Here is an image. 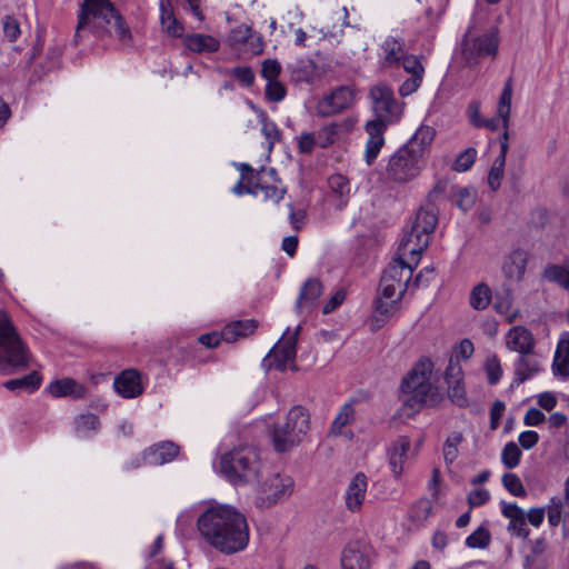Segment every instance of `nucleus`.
<instances>
[{
  "instance_id": "47",
  "label": "nucleus",
  "mask_w": 569,
  "mask_h": 569,
  "mask_svg": "<svg viewBox=\"0 0 569 569\" xmlns=\"http://www.w3.org/2000/svg\"><path fill=\"white\" fill-rule=\"evenodd\" d=\"M547 549L545 538H538L531 543L530 553L525 558V569H533L532 566L542 557Z\"/></svg>"
},
{
  "instance_id": "10",
  "label": "nucleus",
  "mask_w": 569,
  "mask_h": 569,
  "mask_svg": "<svg viewBox=\"0 0 569 569\" xmlns=\"http://www.w3.org/2000/svg\"><path fill=\"white\" fill-rule=\"evenodd\" d=\"M300 327H297L292 335H289V329L283 333L282 339L270 350L268 356L263 359V366L267 369L274 368L279 371H284L288 362L293 361L296 358V346L298 340Z\"/></svg>"
},
{
  "instance_id": "27",
  "label": "nucleus",
  "mask_w": 569,
  "mask_h": 569,
  "mask_svg": "<svg viewBox=\"0 0 569 569\" xmlns=\"http://www.w3.org/2000/svg\"><path fill=\"white\" fill-rule=\"evenodd\" d=\"M370 566L367 555L358 543L348 545L341 556V569H368Z\"/></svg>"
},
{
  "instance_id": "17",
  "label": "nucleus",
  "mask_w": 569,
  "mask_h": 569,
  "mask_svg": "<svg viewBox=\"0 0 569 569\" xmlns=\"http://www.w3.org/2000/svg\"><path fill=\"white\" fill-rule=\"evenodd\" d=\"M438 222V217L432 210H427L420 208L415 217V220L411 224V230L416 232H421V237H418V242L420 241V246H429L430 234L433 232Z\"/></svg>"
},
{
  "instance_id": "32",
  "label": "nucleus",
  "mask_w": 569,
  "mask_h": 569,
  "mask_svg": "<svg viewBox=\"0 0 569 569\" xmlns=\"http://www.w3.org/2000/svg\"><path fill=\"white\" fill-rule=\"evenodd\" d=\"M41 381V375L38 371H31L21 378L6 381L3 387L10 391L24 390L27 392H33L40 388Z\"/></svg>"
},
{
  "instance_id": "18",
  "label": "nucleus",
  "mask_w": 569,
  "mask_h": 569,
  "mask_svg": "<svg viewBox=\"0 0 569 569\" xmlns=\"http://www.w3.org/2000/svg\"><path fill=\"white\" fill-rule=\"evenodd\" d=\"M323 286L317 278H309L301 287L296 301L298 311L310 310L317 305L318 298L322 295Z\"/></svg>"
},
{
  "instance_id": "56",
  "label": "nucleus",
  "mask_w": 569,
  "mask_h": 569,
  "mask_svg": "<svg viewBox=\"0 0 569 569\" xmlns=\"http://www.w3.org/2000/svg\"><path fill=\"white\" fill-rule=\"evenodd\" d=\"M566 505L561 499L555 500L552 499V503L548 508V521L551 527H557L560 521L562 513L565 515Z\"/></svg>"
},
{
  "instance_id": "63",
  "label": "nucleus",
  "mask_w": 569,
  "mask_h": 569,
  "mask_svg": "<svg viewBox=\"0 0 569 569\" xmlns=\"http://www.w3.org/2000/svg\"><path fill=\"white\" fill-rule=\"evenodd\" d=\"M490 498V493L487 489H475L468 495V505L470 508L479 507L485 505Z\"/></svg>"
},
{
  "instance_id": "61",
  "label": "nucleus",
  "mask_w": 569,
  "mask_h": 569,
  "mask_svg": "<svg viewBox=\"0 0 569 569\" xmlns=\"http://www.w3.org/2000/svg\"><path fill=\"white\" fill-rule=\"evenodd\" d=\"M243 180H246V183L242 180L239 181L233 187V192L238 196H241L243 193L257 196V190L254 187L256 173H252V176H243Z\"/></svg>"
},
{
  "instance_id": "58",
  "label": "nucleus",
  "mask_w": 569,
  "mask_h": 569,
  "mask_svg": "<svg viewBox=\"0 0 569 569\" xmlns=\"http://www.w3.org/2000/svg\"><path fill=\"white\" fill-rule=\"evenodd\" d=\"M512 305V297L509 290L497 292L495 296L493 308L498 313L506 315Z\"/></svg>"
},
{
  "instance_id": "14",
  "label": "nucleus",
  "mask_w": 569,
  "mask_h": 569,
  "mask_svg": "<svg viewBox=\"0 0 569 569\" xmlns=\"http://www.w3.org/2000/svg\"><path fill=\"white\" fill-rule=\"evenodd\" d=\"M116 391L123 398H136L143 392L140 375L134 369H127L119 373L113 382Z\"/></svg>"
},
{
  "instance_id": "22",
  "label": "nucleus",
  "mask_w": 569,
  "mask_h": 569,
  "mask_svg": "<svg viewBox=\"0 0 569 569\" xmlns=\"http://www.w3.org/2000/svg\"><path fill=\"white\" fill-rule=\"evenodd\" d=\"M184 47L194 53H213L220 49V41L202 33H189L183 38Z\"/></svg>"
},
{
  "instance_id": "57",
  "label": "nucleus",
  "mask_w": 569,
  "mask_h": 569,
  "mask_svg": "<svg viewBox=\"0 0 569 569\" xmlns=\"http://www.w3.org/2000/svg\"><path fill=\"white\" fill-rule=\"evenodd\" d=\"M281 72V66L276 59H267L262 62L261 76L267 81L277 80Z\"/></svg>"
},
{
  "instance_id": "59",
  "label": "nucleus",
  "mask_w": 569,
  "mask_h": 569,
  "mask_svg": "<svg viewBox=\"0 0 569 569\" xmlns=\"http://www.w3.org/2000/svg\"><path fill=\"white\" fill-rule=\"evenodd\" d=\"M2 27L4 36L9 39V41H16L21 31L20 24L18 20L11 16H6L2 20Z\"/></svg>"
},
{
  "instance_id": "23",
  "label": "nucleus",
  "mask_w": 569,
  "mask_h": 569,
  "mask_svg": "<svg viewBox=\"0 0 569 569\" xmlns=\"http://www.w3.org/2000/svg\"><path fill=\"white\" fill-rule=\"evenodd\" d=\"M353 127V122L351 120H343L341 122H331L321 129H319L316 133L318 147L326 149L332 146L338 139L341 132H349Z\"/></svg>"
},
{
  "instance_id": "62",
  "label": "nucleus",
  "mask_w": 569,
  "mask_h": 569,
  "mask_svg": "<svg viewBox=\"0 0 569 569\" xmlns=\"http://www.w3.org/2000/svg\"><path fill=\"white\" fill-rule=\"evenodd\" d=\"M318 147L315 132H305L298 140V149L301 153H311Z\"/></svg>"
},
{
  "instance_id": "28",
  "label": "nucleus",
  "mask_w": 569,
  "mask_h": 569,
  "mask_svg": "<svg viewBox=\"0 0 569 569\" xmlns=\"http://www.w3.org/2000/svg\"><path fill=\"white\" fill-rule=\"evenodd\" d=\"M178 453L179 447L174 442L163 441L152 446L148 450L147 457L150 459L151 463L163 465L172 461Z\"/></svg>"
},
{
  "instance_id": "8",
  "label": "nucleus",
  "mask_w": 569,
  "mask_h": 569,
  "mask_svg": "<svg viewBox=\"0 0 569 569\" xmlns=\"http://www.w3.org/2000/svg\"><path fill=\"white\" fill-rule=\"evenodd\" d=\"M421 163V150H409L402 146L390 157L386 177L397 183L409 182L420 173Z\"/></svg>"
},
{
  "instance_id": "55",
  "label": "nucleus",
  "mask_w": 569,
  "mask_h": 569,
  "mask_svg": "<svg viewBox=\"0 0 569 569\" xmlns=\"http://www.w3.org/2000/svg\"><path fill=\"white\" fill-rule=\"evenodd\" d=\"M231 74L244 87H251L254 82V72L251 67H234L231 70Z\"/></svg>"
},
{
  "instance_id": "36",
  "label": "nucleus",
  "mask_w": 569,
  "mask_h": 569,
  "mask_svg": "<svg viewBox=\"0 0 569 569\" xmlns=\"http://www.w3.org/2000/svg\"><path fill=\"white\" fill-rule=\"evenodd\" d=\"M266 176H268V173H256L254 187L257 190V194L259 192H262L264 199H270L274 202H279L283 198L286 190L283 188H279L276 184H268L267 181L264 180Z\"/></svg>"
},
{
  "instance_id": "9",
  "label": "nucleus",
  "mask_w": 569,
  "mask_h": 569,
  "mask_svg": "<svg viewBox=\"0 0 569 569\" xmlns=\"http://www.w3.org/2000/svg\"><path fill=\"white\" fill-rule=\"evenodd\" d=\"M499 44L498 28L491 27L483 34L472 37L469 29L462 39V56L468 63H473L480 57L496 56Z\"/></svg>"
},
{
  "instance_id": "43",
  "label": "nucleus",
  "mask_w": 569,
  "mask_h": 569,
  "mask_svg": "<svg viewBox=\"0 0 569 569\" xmlns=\"http://www.w3.org/2000/svg\"><path fill=\"white\" fill-rule=\"evenodd\" d=\"M161 24L162 28L173 37H181L183 26L176 19L173 13L161 4Z\"/></svg>"
},
{
  "instance_id": "44",
  "label": "nucleus",
  "mask_w": 569,
  "mask_h": 569,
  "mask_svg": "<svg viewBox=\"0 0 569 569\" xmlns=\"http://www.w3.org/2000/svg\"><path fill=\"white\" fill-rule=\"evenodd\" d=\"M521 455L519 447L510 441L502 449L501 461L507 468L513 469L519 465Z\"/></svg>"
},
{
  "instance_id": "12",
  "label": "nucleus",
  "mask_w": 569,
  "mask_h": 569,
  "mask_svg": "<svg viewBox=\"0 0 569 569\" xmlns=\"http://www.w3.org/2000/svg\"><path fill=\"white\" fill-rule=\"evenodd\" d=\"M293 490V480L288 476L276 473L266 480L261 486L263 499L269 506L288 498Z\"/></svg>"
},
{
  "instance_id": "34",
  "label": "nucleus",
  "mask_w": 569,
  "mask_h": 569,
  "mask_svg": "<svg viewBox=\"0 0 569 569\" xmlns=\"http://www.w3.org/2000/svg\"><path fill=\"white\" fill-rule=\"evenodd\" d=\"M542 278L548 282L558 284L565 290H569V264H547L542 271Z\"/></svg>"
},
{
  "instance_id": "60",
  "label": "nucleus",
  "mask_w": 569,
  "mask_h": 569,
  "mask_svg": "<svg viewBox=\"0 0 569 569\" xmlns=\"http://www.w3.org/2000/svg\"><path fill=\"white\" fill-rule=\"evenodd\" d=\"M251 28L247 24H240L233 28L230 32L229 40L231 44L246 43L251 37Z\"/></svg>"
},
{
  "instance_id": "26",
  "label": "nucleus",
  "mask_w": 569,
  "mask_h": 569,
  "mask_svg": "<svg viewBox=\"0 0 569 569\" xmlns=\"http://www.w3.org/2000/svg\"><path fill=\"white\" fill-rule=\"evenodd\" d=\"M418 237L422 238L421 232L410 229L405 233L398 247V254L401 257H405L407 253L410 254V259L415 264L419 262L421 253L428 248V246H420Z\"/></svg>"
},
{
  "instance_id": "48",
  "label": "nucleus",
  "mask_w": 569,
  "mask_h": 569,
  "mask_svg": "<svg viewBox=\"0 0 569 569\" xmlns=\"http://www.w3.org/2000/svg\"><path fill=\"white\" fill-rule=\"evenodd\" d=\"M503 487L515 497H525L527 491L516 473H505L502 476Z\"/></svg>"
},
{
  "instance_id": "3",
  "label": "nucleus",
  "mask_w": 569,
  "mask_h": 569,
  "mask_svg": "<svg viewBox=\"0 0 569 569\" xmlns=\"http://www.w3.org/2000/svg\"><path fill=\"white\" fill-rule=\"evenodd\" d=\"M369 98L377 117L366 124L369 136L366 146V161L371 164L385 144V132L388 126L400 120L403 103L396 99L393 90L383 82L370 88Z\"/></svg>"
},
{
  "instance_id": "49",
  "label": "nucleus",
  "mask_w": 569,
  "mask_h": 569,
  "mask_svg": "<svg viewBox=\"0 0 569 569\" xmlns=\"http://www.w3.org/2000/svg\"><path fill=\"white\" fill-rule=\"evenodd\" d=\"M485 369L488 376V382L495 386L499 382L502 377V368L500 360L496 355L489 357L486 361Z\"/></svg>"
},
{
  "instance_id": "53",
  "label": "nucleus",
  "mask_w": 569,
  "mask_h": 569,
  "mask_svg": "<svg viewBox=\"0 0 569 569\" xmlns=\"http://www.w3.org/2000/svg\"><path fill=\"white\" fill-rule=\"evenodd\" d=\"M463 371L459 363L458 358L450 357L449 363L445 371V380L447 383H453L457 381H462Z\"/></svg>"
},
{
  "instance_id": "7",
  "label": "nucleus",
  "mask_w": 569,
  "mask_h": 569,
  "mask_svg": "<svg viewBox=\"0 0 569 569\" xmlns=\"http://www.w3.org/2000/svg\"><path fill=\"white\" fill-rule=\"evenodd\" d=\"M310 429V415L302 406L292 407L286 422L273 426L271 439L277 452H287L299 446Z\"/></svg>"
},
{
  "instance_id": "20",
  "label": "nucleus",
  "mask_w": 569,
  "mask_h": 569,
  "mask_svg": "<svg viewBox=\"0 0 569 569\" xmlns=\"http://www.w3.org/2000/svg\"><path fill=\"white\" fill-rule=\"evenodd\" d=\"M410 439L407 436H400L388 450L389 465L393 476L399 477L403 472V463L410 449Z\"/></svg>"
},
{
  "instance_id": "16",
  "label": "nucleus",
  "mask_w": 569,
  "mask_h": 569,
  "mask_svg": "<svg viewBox=\"0 0 569 569\" xmlns=\"http://www.w3.org/2000/svg\"><path fill=\"white\" fill-rule=\"evenodd\" d=\"M541 365L538 356L535 352L519 355L515 362V378L513 383L520 385L539 373Z\"/></svg>"
},
{
  "instance_id": "11",
  "label": "nucleus",
  "mask_w": 569,
  "mask_h": 569,
  "mask_svg": "<svg viewBox=\"0 0 569 569\" xmlns=\"http://www.w3.org/2000/svg\"><path fill=\"white\" fill-rule=\"evenodd\" d=\"M355 99L353 90L348 86L335 88L323 96L316 106V112L321 118L331 117L351 107Z\"/></svg>"
},
{
  "instance_id": "54",
  "label": "nucleus",
  "mask_w": 569,
  "mask_h": 569,
  "mask_svg": "<svg viewBox=\"0 0 569 569\" xmlns=\"http://www.w3.org/2000/svg\"><path fill=\"white\" fill-rule=\"evenodd\" d=\"M448 385V395L452 402L458 405L459 407H465L468 403V399L466 396L465 387L462 386V381H457Z\"/></svg>"
},
{
  "instance_id": "41",
  "label": "nucleus",
  "mask_w": 569,
  "mask_h": 569,
  "mask_svg": "<svg viewBox=\"0 0 569 569\" xmlns=\"http://www.w3.org/2000/svg\"><path fill=\"white\" fill-rule=\"evenodd\" d=\"M452 194L457 198L456 206L463 212L470 210L476 202V191L468 187H451Z\"/></svg>"
},
{
  "instance_id": "1",
  "label": "nucleus",
  "mask_w": 569,
  "mask_h": 569,
  "mask_svg": "<svg viewBox=\"0 0 569 569\" xmlns=\"http://www.w3.org/2000/svg\"><path fill=\"white\" fill-rule=\"evenodd\" d=\"M197 527L204 541L223 555L240 552L249 543L247 518L232 506L209 507L199 516Z\"/></svg>"
},
{
  "instance_id": "13",
  "label": "nucleus",
  "mask_w": 569,
  "mask_h": 569,
  "mask_svg": "<svg viewBox=\"0 0 569 569\" xmlns=\"http://www.w3.org/2000/svg\"><path fill=\"white\" fill-rule=\"evenodd\" d=\"M412 267L403 257L397 258L383 270L381 281L395 283L399 289V296L402 297L407 289V283L411 278Z\"/></svg>"
},
{
  "instance_id": "25",
  "label": "nucleus",
  "mask_w": 569,
  "mask_h": 569,
  "mask_svg": "<svg viewBox=\"0 0 569 569\" xmlns=\"http://www.w3.org/2000/svg\"><path fill=\"white\" fill-rule=\"evenodd\" d=\"M257 327L258 322L253 319L237 320L222 329L221 337L226 342H234L239 338H244L253 333Z\"/></svg>"
},
{
  "instance_id": "30",
  "label": "nucleus",
  "mask_w": 569,
  "mask_h": 569,
  "mask_svg": "<svg viewBox=\"0 0 569 569\" xmlns=\"http://www.w3.org/2000/svg\"><path fill=\"white\" fill-rule=\"evenodd\" d=\"M290 70L295 81L310 83L315 79L317 64L310 58H302L292 63Z\"/></svg>"
},
{
  "instance_id": "24",
  "label": "nucleus",
  "mask_w": 569,
  "mask_h": 569,
  "mask_svg": "<svg viewBox=\"0 0 569 569\" xmlns=\"http://www.w3.org/2000/svg\"><path fill=\"white\" fill-rule=\"evenodd\" d=\"M385 56L381 63L386 68H392L400 64L405 54V40L396 37H388L381 46Z\"/></svg>"
},
{
  "instance_id": "51",
  "label": "nucleus",
  "mask_w": 569,
  "mask_h": 569,
  "mask_svg": "<svg viewBox=\"0 0 569 569\" xmlns=\"http://www.w3.org/2000/svg\"><path fill=\"white\" fill-rule=\"evenodd\" d=\"M287 93L286 87L278 80L268 81L264 94L269 101L279 102L284 99Z\"/></svg>"
},
{
  "instance_id": "35",
  "label": "nucleus",
  "mask_w": 569,
  "mask_h": 569,
  "mask_svg": "<svg viewBox=\"0 0 569 569\" xmlns=\"http://www.w3.org/2000/svg\"><path fill=\"white\" fill-rule=\"evenodd\" d=\"M511 98H512V78H508L505 82L502 92L499 98L497 112L502 120V127H509V117L511 110Z\"/></svg>"
},
{
  "instance_id": "4",
  "label": "nucleus",
  "mask_w": 569,
  "mask_h": 569,
  "mask_svg": "<svg viewBox=\"0 0 569 569\" xmlns=\"http://www.w3.org/2000/svg\"><path fill=\"white\" fill-rule=\"evenodd\" d=\"M432 370V361L429 358H422L402 378L400 390L407 395L403 401L405 407L418 411L423 406L435 407L439 402L438 389L430 381Z\"/></svg>"
},
{
  "instance_id": "33",
  "label": "nucleus",
  "mask_w": 569,
  "mask_h": 569,
  "mask_svg": "<svg viewBox=\"0 0 569 569\" xmlns=\"http://www.w3.org/2000/svg\"><path fill=\"white\" fill-rule=\"evenodd\" d=\"M436 136V130L429 126H420L411 139L403 144L409 150H421V159L426 149L431 144Z\"/></svg>"
},
{
  "instance_id": "39",
  "label": "nucleus",
  "mask_w": 569,
  "mask_h": 569,
  "mask_svg": "<svg viewBox=\"0 0 569 569\" xmlns=\"http://www.w3.org/2000/svg\"><path fill=\"white\" fill-rule=\"evenodd\" d=\"M355 420V409L352 403H345L337 417L332 421L330 433L333 436H341L343 433V428L350 425Z\"/></svg>"
},
{
  "instance_id": "6",
  "label": "nucleus",
  "mask_w": 569,
  "mask_h": 569,
  "mask_svg": "<svg viewBox=\"0 0 569 569\" xmlns=\"http://www.w3.org/2000/svg\"><path fill=\"white\" fill-rule=\"evenodd\" d=\"M30 353L9 313L0 309V372L14 375L29 367Z\"/></svg>"
},
{
  "instance_id": "19",
  "label": "nucleus",
  "mask_w": 569,
  "mask_h": 569,
  "mask_svg": "<svg viewBox=\"0 0 569 569\" xmlns=\"http://www.w3.org/2000/svg\"><path fill=\"white\" fill-rule=\"evenodd\" d=\"M367 477L363 472H358L350 481L346 492V506L355 512L358 511L365 500L367 491Z\"/></svg>"
},
{
  "instance_id": "42",
  "label": "nucleus",
  "mask_w": 569,
  "mask_h": 569,
  "mask_svg": "<svg viewBox=\"0 0 569 569\" xmlns=\"http://www.w3.org/2000/svg\"><path fill=\"white\" fill-rule=\"evenodd\" d=\"M260 122L262 124L261 132L268 141V150L271 151L274 143L281 140V131L273 121L268 119L264 112L261 113Z\"/></svg>"
},
{
  "instance_id": "50",
  "label": "nucleus",
  "mask_w": 569,
  "mask_h": 569,
  "mask_svg": "<svg viewBox=\"0 0 569 569\" xmlns=\"http://www.w3.org/2000/svg\"><path fill=\"white\" fill-rule=\"evenodd\" d=\"M477 157V150L475 148H468L461 152L456 159L453 169L458 172L468 171L475 163Z\"/></svg>"
},
{
  "instance_id": "37",
  "label": "nucleus",
  "mask_w": 569,
  "mask_h": 569,
  "mask_svg": "<svg viewBox=\"0 0 569 569\" xmlns=\"http://www.w3.org/2000/svg\"><path fill=\"white\" fill-rule=\"evenodd\" d=\"M76 432L80 437H88L100 428V419L94 413H81L74 420Z\"/></svg>"
},
{
  "instance_id": "21",
  "label": "nucleus",
  "mask_w": 569,
  "mask_h": 569,
  "mask_svg": "<svg viewBox=\"0 0 569 569\" xmlns=\"http://www.w3.org/2000/svg\"><path fill=\"white\" fill-rule=\"evenodd\" d=\"M48 391L56 398L72 397L73 399H81L86 396L87 388L72 378H63L52 381L48 386Z\"/></svg>"
},
{
  "instance_id": "2",
  "label": "nucleus",
  "mask_w": 569,
  "mask_h": 569,
  "mask_svg": "<svg viewBox=\"0 0 569 569\" xmlns=\"http://www.w3.org/2000/svg\"><path fill=\"white\" fill-rule=\"evenodd\" d=\"M87 32L100 38L114 37L123 44H130L132 40L129 26L110 0H83L80 4L74 41L78 42Z\"/></svg>"
},
{
  "instance_id": "5",
  "label": "nucleus",
  "mask_w": 569,
  "mask_h": 569,
  "mask_svg": "<svg viewBox=\"0 0 569 569\" xmlns=\"http://www.w3.org/2000/svg\"><path fill=\"white\" fill-rule=\"evenodd\" d=\"M220 468L227 480L233 486L259 482L262 462L253 446H238L222 455Z\"/></svg>"
},
{
  "instance_id": "64",
  "label": "nucleus",
  "mask_w": 569,
  "mask_h": 569,
  "mask_svg": "<svg viewBox=\"0 0 569 569\" xmlns=\"http://www.w3.org/2000/svg\"><path fill=\"white\" fill-rule=\"evenodd\" d=\"M347 292L345 289H339L335 295L325 303L322 308L323 315H329L336 310L346 299Z\"/></svg>"
},
{
  "instance_id": "29",
  "label": "nucleus",
  "mask_w": 569,
  "mask_h": 569,
  "mask_svg": "<svg viewBox=\"0 0 569 569\" xmlns=\"http://www.w3.org/2000/svg\"><path fill=\"white\" fill-rule=\"evenodd\" d=\"M552 369L555 375L569 378V333L558 342Z\"/></svg>"
},
{
  "instance_id": "52",
  "label": "nucleus",
  "mask_w": 569,
  "mask_h": 569,
  "mask_svg": "<svg viewBox=\"0 0 569 569\" xmlns=\"http://www.w3.org/2000/svg\"><path fill=\"white\" fill-rule=\"evenodd\" d=\"M401 61L403 69L410 73L411 77L423 78L425 67L416 56L406 54Z\"/></svg>"
},
{
  "instance_id": "38",
  "label": "nucleus",
  "mask_w": 569,
  "mask_h": 569,
  "mask_svg": "<svg viewBox=\"0 0 569 569\" xmlns=\"http://www.w3.org/2000/svg\"><path fill=\"white\" fill-rule=\"evenodd\" d=\"M432 508L430 499L420 498L409 508L408 517L412 522L422 525L429 518Z\"/></svg>"
},
{
  "instance_id": "15",
  "label": "nucleus",
  "mask_w": 569,
  "mask_h": 569,
  "mask_svg": "<svg viewBox=\"0 0 569 569\" xmlns=\"http://www.w3.org/2000/svg\"><path fill=\"white\" fill-rule=\"evenodd\" d=\"M535 343L532 333L521 326L511 328L507 335V347L519 355L533 352Z\"/></svg>"
},
{
  "instance_id": "45",
  "label": "nucleus",
  "mask_w": 569,
  "mask_h": 569,
  "mask_svg": "<svg viewBox=\"0 0 569 569\" xmlns=\"http://www.w3.org/2000/svg\"><path fill=\"white\" fill-rule=\"evenodd\" d=\"M491 535L485 527H479L466 539V545L469 548H487L490 545Z\"/></svg>"
},
{
  "instance_id": "46",
  "label": "nucleus",
  "mask_w": 569,
  "mask_h": 569,
  "mask_svg": "<svg viewBox=\"0 0 569 569\" xmlns=\"http://www.w3.org/2000/svg\"><path fill=\"white\" fill-rule=\"evenodd\" d=\"M328 184L330 190L336 193L340 199L347 197L350 192L349 181L342 174H332L328 179ZM346 200H341V203H345Z\"/></svg>"
},
{
  "instance_id": "40",
  "label": "nucleus",
  "mask_w": 569,
  "mask_h": 569,
  "mask_svg": "<svg viewBox=\"0 0 569 569\" xmlns=\"http://www.w3.org/2000/svg\"><path fill=\"white\" fill-rule=\"evenodd\" d=\"M492 298L491 289L486 283L477 284L470 293V306L476 310L486 309Z\"/></svg>"
},
{
  "instance_id": "31",
  "label": "nucleus",
  "mask_w": 569,
  "mask_h": 569,
  "mask_svg": "<svg viewBox=\"0 0 569 569\" xmlns=\"http://www.w3.org/2000/svg\"><path fill=\"white\" fill-rule=\"evenodd\" d=\"M527 253L522 249L513 250L510 256L508 262L505 264V272L509 278H516L521 280L527 267Z\"/></svg>"
}]
</instances>
